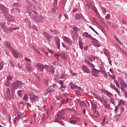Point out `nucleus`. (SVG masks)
Instances as JSON below:
<instances>
[{"instance_id": "obj_1", "label": "nucleus", "mask_w": 127, "mask_h": 127, "mask_svg": "<svg viewBox=\"0 0 127 127\" xmlns=\"http://www.w3.org/2000/svg\"><path fill=\"white\" fill-rule=\"evenodd\" d=\"M28 12L30 16H31L32 18H34L33 20H34L35 22L41 21V19H39V16H38V12L32 9H28Z\"/></svg>"}, {"instance_id": "obj_2", "label": "nucleus", "mask_w": 127, "mask_h": 127, "mask_svg": "<svg viewBox=\"0 0 127 127\" xmlns=\"http://www.w3.org/2000/svg\"><path fill=\"white\" fill-rule=\"evenodd\" d=\"M0 28L3 29L4 32L9 33L10 31H11V30H17L19 29V27L9 28L8 27L5 26V23L4 22H1L0 23Z\"/></svg>"}, {"instance_id": "obj_3", "label": "nucleus", "mask_w": 127, "mask_h": 127, "mask_svg": "<svg viewBox=\"0 0 127 127\" xmlns=\"http://www.w3.org/2000/svg\"><path fill=\"white\" fill-rule=\"evenodd\" d=\"M22 85H23V83L22 81L16 80L12 83L11 88L15 91L19 88H21Z\"/></svg>"}, {"instance_id": "obj_4", "label": "nucleus", "mask_w": 127, "mask_h": 127, "mask_svg": "<svg viewBox=\"0 0 127 127\" xmlns=\"http://www.w3.org/2000/svg\"><path fill=\"white\" fill-rule=\"evenodd\" d=\"M4 96L6 100L8 101H11V100H14V97H13V93H10V89L9 88H7L6 92L4 94Z\"/></svg>"}, {"instance_id": "obj_5", "label": "nucleus", "mask_w": 127, "mask_h": 127, "mask_svg": "<svg viewBox=\"0 0 127 127\" xmlns=\"http://www.w3.org/2000/svg\"><path fill=\"white\" fill-rule=\"evenodd\" d=\"M64 116H65V113L64 110L60 111L58 113L57 115H56L55 118L56 119L54 121L55 123H59L60 119H63L64 118Z\"/></svg>"}, {"instance_id": "obj_6", "label": "nucleus", "mask_w": 127, "mask_h": 127, "mask_svg": "<svg viewBox=\"0 0 127 127\" xmlns=\"http://www.w3.org/2000/svg\"><path fill=\"white\" fill-rule=\"evenodd\" d=\"M11 52H12L14 57L15 58H21L22 57V55H21V53L19 52L18 51H15L14 49H11L10 50Z\"/></svg>"}, {"instance_id": "obj_7", "label": "nucleus", "mask_w": 127, "mask_h": 127, "mask_svg": "<svg viewBox=\"0 0 127 127\" xmlns=\"http://www.w3.org/2000/svg\"><path fill=\"white\" fill-rule=\"evenodd\" d=\"M73 31L71 32L72 38H73V39L75 38L77 39L78 34L77 32H76L75 31H80V29L77 28L76 27H73Z\"/></svg>"}, {"instance_id": "obj_8", "label": "nucleus", "mask_w": 127, "mask_h": 127, "mask_svg": "<svg viewBox=\"0 0 127 127\" xmlns=\"http://www.w3.org/2000/svg\"><path fill=\"white\" fill-rule=\"evenodd\" d=\"M36 68L41 72H43L44 70V68H46V65L45 64H42L41 63H37L35 65Z\"/></svg>"}, {"instance_id": "obj_9", "label": "nucleus", "mask_w": 127, "mask_h": 127, "mask_svg": "<svg viewBox=\"0 0 127 127\" xmlns=\"http://www.w3.org/2000/svg\"><path fill=\"white\" fill-rule=\"evenodd\" d=\"M88 65H89L91 68H92L91 73L93 76H94L95 77H98V75L95 73V71H97V69L95 68V65L94 64L90 63Z\"/></svg>"}, {"instance_id": "obj_10", "label": "nucleus", "mask_w": 127, "mask_h": 127, "mask_svg": "<svg viewBox=\"0 0 127 127\" xmlns=\"http://www.w3.org/2000/svg\"><path fill=\"white\" fill-rule=\"evenodd\" d=\"M43 34L44 36H45L46 37L48 41L50 43L51 42V41L50 40L51 38H53V37H52L50 34H49L47 32L43 31Z\"/></svg>"}, {"instance_id": "obj_11", "label": "nucleus", "mask_w": 127, "mask_h": 127, "mask_svg": "<svg viewBox=\"0 0 127 127\" xmlns=\"http://www.w3.org/2000/svg\"><path fill=\"white\" fill-rule=\"evenodd\" d=\"M77 122H78V118L76 117L75 115H73L69 121L70 124L75 125Z\"/></svg>"}, {"instance_id": "obj_12", "label": "nucleus", "mask_w": 127, "mask_h": 127, "mask_svg": "<svg viewBox=\"0 0 127 127\" xmlns=\"http://www.w3.org/2000/svg\"><path fill=\"white\" fill-rule=\"evenodd\" d=\"M103 52L105 56H106V57H111V51H110L109 49L104 48L103 49Z\"/></svg>"}, {"instance_id": "obj_13", "label": "nucleus", "mask_w": 127, "mask_h": 127, "mask_svg": "<svg viewBox=\"0 0 127 127\" xmlns=\"http://www.w3.org/2000/svg\"><path fill=\"white\" fill-rule=\"evenodd\" d=\"M47 69V71L48 72H49V73H54V67H53V65L52 66H50L49 65H46L45 67Z\"/></svg>"}, {"instance_id": "obj_14", "label": "nucleus", "mask_w": 127, "mask_h": 127, "mask_svg": "<svg viewBox=\"0 0 127 127\" xmlns=\"http://www.w3.org/2000/svg\"><path fill=\"white\" fill-rule=\"evenodd\" d=\"M0 9L4 13H7L8 12V9L2 4H0Z\"/></svg>"}, {"instance_id": "obj_15", "label": "nucleus", "mask_w": 127, "mask_h": 127, "mask_svg": "<svg viewBox=\"0 0 127 127\" xmlns=\"http://www.w3.org/2000/svg\"><path fill=\"white\" fill-rule=\"evenodd\" d=\"M63 39L64 42L68 43L69 44H70V45L72 44V40H71V39L69 38L68 37L64 36L63 37Z\"/></svg>"}, {"instance_id": "obj_16", "label": "nucleus", "mask_w": 127, "mask_h": 127, "mask_svg": "<svg viewBox=\"0 0 127 127\" xmlns=\"http://www.w3.org/2000/svg\"><path fill=\"white\" fill-rule=\"evenodd\" d=\"M4 17L8 21H14V19L12 17V16L9 14H5Z\"/></svg>"}, {"instance_id": "obj_17", "label": "nucleus", "mask_w": 127, "mask_h": 127, "mask_svg": "<svg viewBox=\"0 0 127 127\" xmlns=\"http://www.w3.org/2000/svg\"><path fill=\"white\" fill-rule=\"evenodd\" d=\"M55 42L56 43L58 49H60V39L58 37L55 38Z\"/></svg>"}, {"instance_id": "obj_18", "label": "nucleus", "mask_w": 127, "mask_h": 127, "mask_svg": "<svg viewBox=\"0 0 127 127\" xmlns=\"http://www.w3.org/2000/svg\"><path fill=\"white\" fill-rule=\"evenodd\" d=\"M90 103L91 105V108L93 111H97V109H98V106L97 104H94V101L93 100H90Z\"/></svg>"}, {"instance_id": "obj_19", "label": "nucleus", "mask_w": 127, "mask_h": 127, "mask_svg": "<svg viewBox=\"0 0 127 127\" xmlns=\"http://www.w3.org/2000/svg\"><path fill=\"white\" fill-rule=\"evenodd\" d=\"M75 19L79 20V19H83V18H85L84 17V16H83V14L81 13H76L75 14Z\"/></svg>"}, {"instance_id": "obj_20", "label": "nucleus", "mask_w": 127, "mask_h": 127, "mask_svg": "<svg viewBox=\"0 0 127 127\" xmlns=\"http://www.w3.org/2000/svg\"><path fill=\"white\" fill-rule=\"evenodd\" d=\"M4 45L6 47H7L8 49H9L10 51H11V49H13L12 47H11L10 42L6 41L4 42Z\"/></svg>"}, {"instance_id": "obj_21", "label": "nucleus", "mask_w": 127, "mask_h": 127, "mask_svg": "<svg viewBox=\"0 0 127 127\" xmlns=\"http://www.w3.org/2000/svg\"><path fill=\"white\" fill-rule=\"evenodd\" d=\"M30 99L31 101H33L35 102V101H38V97L36 96H32L31 94H30Z\"/></svg>"}, {"instance_id": "obj_22", "label": "nucleus", "mask_w": 127, "mask_h": 127, "mask_svg": "<svg viewBox=\"0 0 127 127\" xmlns=\"http://www.w3.org/2000/svg\"><path fill=\"white\" fill-rule=\"evenodd\" d=\"M93 95L95 99H97V100H98V101H100V102L103 104V100L101 99V97L99 96V95L97 94H93Z\"/></svg>"}, {"instance_id": "obj_23", "label": "nucleus", "mask_w": 127, "mask_h": 127, "mask_svg": "<svg viewBox=\"0 0 127 127\" xmlns=\"http://www.w3.org/2000/svg\"><path fill=\"white\" fill-rule=\"evenodd\" d=\"M26 68L28 72H30L32 70V67L31 66V64H30V63L26 64Z\"/></svg>"}, {"instance_id": "obj_24", "label": "nucleus", "mask_w": 127, "mask_h": 127, "mask_svg": "<svg viewBox=\"0 0 127 127\" xmlns=\"http://www.w3.org/2000/svg\"><path fill=\"white\" fill-rule=\"evenodd\" d=\"M82 36L86 37V38H89L90 39H91V37H92V36L90 35L87 32H84Z\"/></svg>"}, {"instance_id": "obj_25", "label": "nucleus", "mask_w": 127, "mask_h": 127, "mask_svg": "<svg viewBox=\"0 0 127 127\" xmlns=\"http://www.w3.org/2000/svg\"><path fill=\"white\" fill-rule=\"evenodd\" d=\"M45 83L46 85L49 88L52 86V84H51V81H50V80L46 79L45 80Z\"/></svg>"}, {"instance_id": "obj_26", "label": "nucleus", "mask_w": 127, "mask_h": 127, "mask_svg": "<svg viewBox=\"0 0 127 127\" xmlns=\"http://www.w3.org/2000/svg\"><path fill=\"white\" fill-rule=\"evenodd\" d=\"M82 68L85 73H87V74H89V73H90V70H89V68H88V67L85 65H82Z\"/></svg>"}, {"instance_id": "obj_27", "label": "nucleus", "mask_w": 127, "mask_h": 127, "mask_svg": "<svg viewBox=\"0 0 127 127\" xmlns=\"http://www.w3.org/2000/svg\"><path fill=\"white\" fill-rule=\"evenodd\" d=\"M92 43L94 45V46H96L97 47H101V44H99V43H96L94 41H91Z\"/></svg>"}, {"instance_id": "obj_28", "label": "nucleus", "mask_w": 127, "mask_h": 127, "mask_svg": "<svg viewBox=\"0 0 127 127\" xmlns=\"http://www.w3.org/2000/svg\"><path fill=\"white\" fill-rule=\"evenodd\" d=\"M11 84V82L8 80H7L6 82L4 83V85L6 86V87H9L10 85Z\"/></svg>"}, {"instance_id": "obj_29", "label": "nucleus", "mask_w": 127, "mask_h": 127, "mask_svg": "<svg viewBox=\"0 0 127 127\" xmlns=\"http://www.w3.org/2000/svg\"><path fill=\"white\" fill-rule=\"evenodd\" d=\"M106 117H104L103 119L102 120V121L101 122V125L102 126H103V127H104V126H105V123H106Z\"/></svg>"}, {"instance_id": "obj_30", "label": "nucleus", "mask_w": 127, "mask_h": 127, "mask_svg": "<svg viewBox=\"0 0 127 127\" xmlns=\"http://www.w3.org/2000/svg\"><path fill=\"white\" fill-rule=\"evenodd\" d=\"M81 107H86V101H82L80 102Z\"/></svg>"}, {"instance_id": "obj_31", "label": "nucleus", "mask_w": 127, "mask_h": 127, "mask_svg": "<svg viewBox=\"0 0 127 127\" xmlns=\"http://www.w3.org/2000/svg\"><path fill=\"white\" fill-rule=\"evenodd\" d=\"M12 76H11L10 75H9L6 77L7 81H11V80H12Z\"/></svg>"}, {"instance_id": "obj_32", "label": "nucleus", "mask_w": 127, "mask_h": 127, "mask_svg": "<svg viewBox=\"0 0 127 127\" xmlns=\"http://www.w3.org/2000/svg\"><path fill=\"white\" fill-rule=\"evenodd\" d=\"M65 54V52H63L61 54V58H63V59H66V56Z\"/></svg>"}, {"instance_id": "obj_33", "label": "nucleus", "mask_w": 127, "mask_h": 127, "mask_svg": "<svg viewBox=\"0 0 127 127\" xmlns=\"http://www.w3.org/2000/svg\"><path fill=\"white\" fill-rule=\"evenodd\" d=\"M124 105H125V102L123 101V100H120L118 105V107H119V106H124Z\"/></svg>"}, {"instance_id": "obj_34", "label": "nucleus", "mask_w": 127, "mask_h": 127, "mask_svg": "<svg viewBox=\"0 0 127 127\" xmlns=\"http://www.w3.org/2000/svg\"><path fill=\"white\" fill-rule=\"evenodd\" d=\"M4 65V64H3V63L2 62H0V71L2 70Z\"/></svg>"}, {"instance_id": "obj_35", "label": "nucleus", "mask_w": 127, "mask_h": 127, "mask_svg": "<svg viewBox=\"0 0 127 127\" xmlns=\"http://www.w3.org/2000/svg\"><path fill=\"white\" fill-rule=\"evenodd\" d=\"M114 82L116 84V86L120 88V83H119V81L117 80L114 79Z\"/></svg>"}, {"instance_id": "obj_36", "label": "nucleus", "mask_w": 127, "mask_h": 127, "mask_svg": "<svg viewBox=\"0 0 127 127\" xmlns=\"http://www.w3.org/2000/svg\"><path fill=\"white\" fill-rule=\"evenodd\" d=\"M65 88H66V86H65V85L63 84L61 85L60 89V90H61V91H62L63 92V91H64L65 90Z\"/></svg>"}, {"instance_id": "obj_37", "label": "nucleus", "mask_w": 127, "mask_h": 127, "mask_svg": "<svg viewBox=\"0 0 127 127\" xmlns=\"http://www.w3.org/2000/svg\"><path fill=\"white\" fill-rule=\"evenodd\" d=\"M90 39H91V40H93L92 41H94V42H96V43H99V41L98 40H97L96 39L94 38V37H90Z\"/></svg>"}, {"instance_id": "obj_38", "label": "nucleus", "mask_w": 127, "mask_h": 127, "mask_svg": "<svg viewBox=\"0 0 127 127\" xmlns=\"http://www.w3.org/2000/svg\"><path fill=\"white\" fill-rule=\"evenodd\" d=\"M79 45L80 49H83V43L82 42V41H80L79 42Z\"/></svg>"}, {"instance_id": "obj_39", "label": "nucleus", "mask_w": 127, "mask_h": 127, "mask_svg": "<svg viewBox=\"0 0 127 127\" xmlns=\"http://www.w3.org/2000/svg\"><path fill=\"white\" fill-rule=\"evenodd\" d=\"M16 121H19L20 120V114H17V116L15 118Z\"/></svg>"}, {"instance_id": "obj_40", "label": "nucleus", "mask_w": 127, "mask_h": 127, "mask_svg": "<svg viewBox=\"0 0 127 127\" xmlns=\"http://www.w3.org/2000/svg\"><path fill=\"white\" fill-rule=\"evenodd\" d=\"M61 55L60 54H55V57L57 58V60H58V61H59V58L60 57V56Z\"/></svg>"}, {"instance_id": "obj_41", "label": "nucleus", "mask_w": 127, "mask_h": 127, "mask_svg": "<svg viewBox=\"0 0 127 127\" xmlns=\"http://www.w3.org/2000/svg\"><path fill=\"white\" fill-rule=\"evenodd\" d=\"M56 10H57V7L56 6H55L52 9V11L53 13H55V12H56Z\"/></svg>"}, {"instance_id": "obj_42", "label": "nucleus", "mask_w": 127, "mask_h": 127, "mask_svg": "<svg viewBox=\"0 0 127 127\" xmlns=\"http://www.w3.org/2000/svg\"><path fill=\"white\" fill-rule=\"evenodd\" d=\"M69 72L70 73V74H71V75H72L73 76H77V74L74 73V72H73V70H72V69H69Z\"/></svg>"}, {"instance_id": "obj_43", "label": "nucleus", "mask_w": 127, "mask_h": 127, "mask_svg": "<svg viewBox=\"0 0 127 127\" xmlns=\"http://www.w3.org/2000/svg\"><path fill=\"white\" fill-rule=\"evenodd\" d=\"M89 28H90V29L92 30L93 31H94V32H95V33H96V34H99L98 33H97V32L96 31L95 29H94L93 27H92V26H89Z\"/></svg>"}, {"instance_id": "obj_44", "label": "nucleus", "mask_w": 127, "mask_h": 127, "mask_svg": "<svg viewBox=\"0 0 127 127\" xmlns=\"http://www.w3.org/2000/svg\"><path fill=\"white\" fill-rule=\"evenodd\" d=\"M102 74H103L104 77H108V73L105 70L102 71Z\"/></svg>"}, {"instance_id": "obj_45", "label": "nucleus", "mask_w": 127, "mask_h": 127, "mask_svg": "<svg viewBox=\"0 0 127 127\" xmlns=\"http://www.w3.org/2000/svg\"><path fill=\"white\" fill-rule=\"evenodd\" d=\"M24 59L26 62H29V63L31 62V60L30 59H28V58H24Z\"/></svg>"}, {"instance_id": "obj_46", "label": "nucleus", "mask_w": 127, "mask_h": 127, "mask_svg": "<svg viewBox=\"0 0 127 127\" xmlns=\"http://www.w3.org/2000/svg\"><path fill=\"white\" fill-rule=\"evenodd\" d=\"M92 9L95 12V13H97L98 10H97V8L95 6L92 7Z\"/></svg>"}, {"instance_id": "obj_47", "label": "nucleus", "mask_w": 127, "mask_h": 127, "mask_svg": "<svg viewBox=\"0 0 127 127\" xmlns=\"http://www.w3.org/2000/svg\"><path fill=\"white\" fill-rule=\"evenodd\" d=\"M23 100L24 101H25V102H27V101H28V97L27 96V95L24 96Z\"/></svg>"}, {"instance_id": "obj_48", "label": "nucleus", "mask_w": 127, "mask_h": 127, "mask_svg": "<svg viewBox=\"0 0 127 127\" xmlns=\"http://www.w3.org/2000/svg\"><path fill=\"white\" fill-rule=\"evenodd\" d=\"M110 17H111V15L110 14H107L105 16V19L109 20V19H110Z\"/></svg>"}, {"instance_id": "obj_49", "label": "nucleus", "mask_w": 127, "mask_h": 127, "mask_svg": "<svg viewBox=\"0 0 127 127\" xmlns=\"http://www.w3.org/2000/svg\"><path fill=\"white\" fill-rule=\"evenodd\" d=\"M108 60V62L110 64V65H111V66H112V60H111V57H109L107 58Z\"/></svg>"}, {"instance_id": "obj_50", "label": "nucleus", "mask_w": 127, "mask_h": 127, "mask_svg": "<svg viewBox=\"0 0 127 127\" xmlns=\"http://www.w3.org/2000/svg\"><path fill=\"white\" fill-rule=\"evenodd\" d=\"M22 92H23V91L21 90H18V95H19V97H22V94H21Z\"/></svg>"}, {"instance_id": "obj_51", "label": "nucleus", "mask_w": 127, "mask_h": 127, "mask_svg": "<svg viewBox=\"0 0 127 127\" xmlns=\"http://www.w3.org/2000/svg\"><path fill=\"white\" fill-rule=\"evenodd\" d=\"M115 91H116L117 94H118L119 95H121V93H120V91H119V89L117 87H115V88H114Z\"/></svg>"}, {"instance_id": "obj_52", "label": "nucleus", "mask_w": 127, "mask_h": 127, "mask_svg": "<svg viewBox=\"0 0 127 127\" xmlns=\"http://www.w3.org/2000/svg\"><path fill=\"white\" fill-rule=\"evenodd\" d=\"M121 85H122V86H123L124 88H127V84L125 82L121 83Z\"/></svg>"}, {"instance_id": "obj_53", "label": "nucleus", "mask_w": 127, "mask_h": 127, "mask_svg": "<svg viewBox=\"0 0 127 127\" xmlns=\"http://www.w3.org/2000/svg\"><path fill=\"white\" fill-rule=\"evenodd\" d=\"M15 66L16 67L18 66L19 69H21L22 65L20 64H17V65H15Z\"/></svg>"}, {"instance_id": "obj_54", "label": "nucleus", "mask_w": 127, "mask_h": 127, "mask_svg": "<svg viewBox=\"0 0 127 127\" xmlns=\"http://www.w3.org/2000/svg\"><path fill=\"white\" fill-rule=\"evenodd\" d=\"M78 10H79V9L77 8H75L72 9V12H73V13H75V12H76V11H78Z\"/></svg>"}, {"instance_id": "obj_55", "label": "nucleus", "mask_w": 127, "mask_h": 127, "mask_svg": "<svg viewBox=\"0 0 127 127\" xmlns=\"http://www.w3.org/2000/svg\"><path fill=\"white\" fill-rule=\"evenodd\" d=\"M26 105H27V109H29V108L31 107V105H30V103H27Z\"/></svg>"}, {"instance_id": "obj_56", "label": "nucleus", "mask_w": 127, "mask_h": 127, "mask_svg": "<svg viewBox=\"0 0 127 127\" xmlns=\"http://www.w3.org/2000/svg\"><path fill=\"white\" fill-rule=\"evenodd\" d=\"M19 3H14L13 4V6H17V7H18V6H19Z\"/></svg>"}, {"instance_id": "obj_57", "label": "nucleus", "mask_w": 127, "mask_h": 127, "mask_svg": "<svg viewBox=\"0 0 127 127\" xmlns=\"http://www.w3.org/2000/svg\"><path fill=\"white\" fill-rule=\"evenodd\" d=\"M32 28H33V29H35V30H36V31H38L37 28L35 26V25H32Z\"/></svg>"}, {"instance_id": "obj_58", "label": "nucleus", "mask_w": 127, "mask_h": 127, "mask_svg": "<svg viewBox=\"0 0 127 127\" xmlns=\"http://www.w3.org/2000/svg\"><path fill=\"white\" fill-rule=\"evenodd\" d=\"M39 19H41V21H42V20H43V19H44V17L42 16H39Z\"/></svg>"}, {"instance_id": "obj_59", "label": "nucleus", "mask_w": 127, "mask_h": 127, "mask_svg": "<svg viewBox=\"0 0 127 127\" xmlns=\"http://www.w3.org/2000/svg\"><path fill=\"white\" fill-rule=\"evenodd\" d=\"M88 60H89V61H90V62H92V63H93V58L89 57Z\"/></svg>"}, {"instance_id": "obj_60", "label": "nucleus", "mask_w": 127, "mask_h": 127, "mask_svg": "<svg viewBox=\"0 0 127 127\" xmlns=\"http://www.w3.org/2000/svg\"><path fill=\"white\" fill-rule=\"evenodd\" d=\"M58 83L59 84H60V85H61V86H62V85H63V84H64V82H63V81H62V80L59 81Z\"/></svg>"}, {"instance_id": "obj_61", "label": "nucleus", "mask_w": 127, "mask_h": 127, "mask_svg": "<svg viewBox=\"0 0 127 127\" xmlns=\"http://www.w3.org/2000/svg\"><path fill=\"white\" fill-rule=\"evenodd\" d=\"M64 15L65 18H66V19H68V15H67V14L64 13Z\"/></svg>"}, {"instance_id": "obj_62", "label": "nucleus", "mask_w": 127, "mask_h": 127, "mask_svg": "<svg viewBox=\"0 0 127 127\" xmlns=\"http://www.w3.org/2000/svg\"><path fill=\"white\" fill-rule=\"evenodd\" d=\"M28 27L29 28H32V26L31 25V22L30 21L29 23Z\"/></svg>"}, {"instance_id": "obj_63", "label": "nucleus", "mask_w": 127, "mask_h": 127, "mask_svg": "<svg viewBox=\"0 0 127 127\" xmlns=\"http://www.w3.org/2000/svg\"><path fill=\"white\" fill-rule=\"evenodd\" d=\"M84 61H85V63H86V64H88V65L90 63V62L87 60H85Z\"/></svg>"}, {"instance_id": "obj_64", "label": "nucleus", "mask_w": 127, "mask_h": 127, "mask_svg": "<svg viewBox=\"0 0 127 127\" xmlns=\"http://www.w3.org/2000/svg\"><path fill=\"white\" fill-rule=\"evenodd\" d=\"M71 89H75L76 88V85H72L70 86Z\"/></svg>"}]
</instances>
